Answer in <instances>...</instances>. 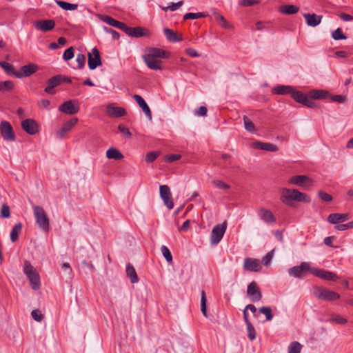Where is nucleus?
Segmentation results:
<instances>
[{
	"mask_svg": "<svg viewBox=\"0 0 353 353\" xmlns=\"http://www.w3.org/2000/svg\"><path fill=\"white\" fill-rule=\"evenodd\" d=\"M281 201L287 205H290L292 201L310 203L311 199L305 194L295 189L283 188L281 190Z\"/></svg>",
	"mask_w": 353,
	"mask_h": 353,
	"instance_id": "1",
	"label": "nucleus"
},
{
	"mask_svg": "<svg viewBox=\"0 0 353 353\" xmlns=\"http://www.w3.org/2000/svg\"><path fill=\"white\" fill-rule=\"evenodd\" d=\"M23 273L28 276L32 288L37 290L40 288V278L36 269L27 261H24L23 268Z\"/></svg>",
	"mask_w": 353,
	"mask_h": 353,
	"instance_id": "2",
	"label": "nucleus"
},
{
	"mask_svg": "<svg viewBox=\"0 0 353 353\" xmlns=\"http://www.w3.org/2000/svg\"><path fill=\"white\" fill-rule=\"evenodd\" d=\"M33 210L36 222L39 227L43 231L48 232L50 227V220L43 208L41 206L35 205Z\"/></svg>",
	"mask_w": 353,
	"mask_h": 353,
	"instance_id": "3",
	"label": "nucleus"
},
{
	"mask_svg": "<svg viewBox=\"0 0 353 353\" xmlns=\"http://www.w3.org/2000/svg\"><path fill=\"white\" fill-rule=\"evenodd\" d=\"M313 294L317 299L327 301L336 300L340 298V295L338 293L323 287H316L314 290Z\"/></svg>",
	"mask_w": 353,
	"mask_h": 353,
	"instance_id": "4",
	"label": "nucleus"
},
{
	"mask_svg": "<svg viewBox=\"0 0 353 353\" xmlns=\"http://www.w3.org/2000/svg\"><path fill=\"white\" fill-rule=\"evenodd\" d=\"M314 268H311L307 262H302L299 265L294 266L288 270L290 276L295 278H303L307 272L312 274Z\"/></svg>",
	"mask_w": 353,
	"mask_h": 353,
	"instance_id": "5",
	"label": "nucleus"
},
{
	"mask_svg": "<svg viewBox=\"0 0 353 353\" xmlns=\"http://www.w3.org/2000/svg\"><path fill=\"white\" fill-rule=\"evenodd\" d=\"M0 132L4 141L12 142L16 140V135L11 124L7 121L0 123Z\"/></svg>",
	"mask_w": 353,
	"mask_h": 353,
	"instance_id": "6",
	"label": "nucleus"
},
{
	"mask_svg": "<svg viewBox=\"0 0 353 353\" xmlns=\"http://www.w3.org/2000/svg\"><path fill=\"white\" fill-rule=\"evenodd\" d=\"M227 229V222L225 221L221 224L216 225L211 232L210 242L212 245H216L222 239Z\"/></svg>",
	"mask_w": 353,
	"mask_h": 353,
	"instance_id": "7",
	"label": "nucleus"
},
{
	"mask_svg": "<svg viewBox=\"0 0 353 353\" xmlns=\"http://www.w3.org/2000/svg\"><path fill=\"white\" fill-rule=\"evenodd\" d=\"M291 97L298 103H301L308 108L316 107L315 102L307 95L300 91L293 90Z\"/></svg>",
	"mask_w": 353,
	"mask_h": 353,
	"instance_id": "8",
	"label": "nucleus"
},
{
	"mask_svg": "<svg viewBox=\"0 0 353 353\" xmlns=\"http://www.w3.org/2000/svg\"><path fill=\"white\" fill-rule=\"evenodd\" d=\"M123 31H124L128 36L136 38L141 37L149 38L151 36L150 32L148 29L141 27L131 28L125 25V28Z\"/></svg>",
	"mask_w": 353,
	"mask_h": 353,
	"instance_id": "9",
	"label": "nucleus"
},
{
	"mask_svg": "<svg viewBox=\"0 0 353 353\" xmlns=\"http://www.w3.org/2000/svg\"><path fill=\"white\" fill-rule=\"evenodd\" d=\"M88 57L90 70H94L102 65L99 50L96 47L92 49L91 52H88Z\"/></svg>",
	"mask_w": 353,
	"mask_h": 353,
	"instance_id": "10",
	"label": "nucleus"
},
{
	"mask_svg": "<svg viewBox=\"0 0 353 353\" xmlns=\"http://www.w3.org/2000/svg\"><path fill=\"white\" fill-rule=\"evenodd\" d=\"M79 110L78 103L72 100L65 101L59 107V111L70 115L77 113Z\"/></svg>",
	"mask_w": 353,
	"mask_h": 353,
	"instance_id": "11",
	"label": "nucleus"
},
{
	"mask_svg": "<svg viewBox=\"0 0 353 353\" xmlns=\"http://www.w3.org/2000/svg\"><path fill=\"white\" fill-rule=\"evenodd\" d=\"M247 294L252 302H258L262 298V294L256 282H251L247 288Z\"/></svg>",
	"mask_w": 353,
	"mask_h": 353,
	"instance_id": "12",
	"label": "nucleus"
},
{
	"mask_svg": "<svg viewBox=\"0 0 353 353\" xmlns=\"http://www.w3.org/2000/svg\"><path fill=\"white\" fill-rule=\"evenodd\" d=\"M160 196L169 210L174 208V202L171 196L170 190L166 185H160Z\"/></svg>",
	"mask_w": 353,
	"mask_h": 353,
	"instance_id": "13",
	"label": "nucleus"
},
{
	"mask_svg": "<svg viewBox=\"0 0 353 353\" xmlns=\"http://www.w3.org/2000/svg\"><path fill=\"white\" fill-rule=\"evenodd\" d=\"M65 79V77L63 75H56L49 79L47 81L48 85L44 90L45 92L49 94H54L55 93L54 88L63 82Z\"/></svg>",
	"mask_w": 353,
	"mask_h": 353,
	"instance_id": "14",
	"label": "nucleus"
},
{
	"mask_svg": "<svg viewBox=\"0 0 353 353\" xmlns=\"http://www.w3.org/2000/svg\"><path fill=\"white\" fill-rule=\"evenodd\" d=\"M288 183L290 184L306 188L312 184V180L305 175H294L289 179Z\"/></svg>",
	"mask_w": 353,
	"mask_h": 353,
	"instance_id": "15",
	"label": "nucleus"
},
{
	"mask_svg": "<svg viewBox=\"0 0 353 353\" xmlns=\"http://www.w3.org/2000/svg\"><path fill=\"white\" fill-rule=\"evenodd\" d=\"M39 70V66L34 63H30L21 67L19 71L15 74V77L23 78L28 77L35 73Z\"/></svg>",
	"mask_w": 353,
	"mask_h": 353,
	"instance_id": "16",
	"label": "nucleus"
},
{
	"mask_svg": "<svg viewBox=\"0 0 353 353\" xmlns=\"http://www.w3.org/2000/svg\"><path fill=\"white\" fill-rule=\"evenodd\" d=\"M312 274L326 281H335L338 279V276L335 273L323 269L314 268L312 270Z\"/></svg>",
	"mask_w": 353,
	"mask_h": 353,
	"instance_id": "17",
	"label": "nucleus"
},
{
	"mask_svg": "<svg viewBox=\"0 0 353 353\" xmlns=\"http://www.w3.org/2000/svg\"><path fill=\"white\" fill-rule=\"evenodd\" d=\"M78 121L77 118L74 117L65 122L63 127L56 132V137L59 139H63L65 135L78 123Z\"/></svg>",
	"mask_w": 353,
	"mask_h": 353,
	"instance_id": "18",
	"label": "nucleus"
},
{
	"mask_svg": "<svg viewBox=\"0 0 353 353\" xmlns=\"http://www.w3.org/2000/svg\"><path fill=\"white\" fill-rule=\"evenodd\" d=\"M243 268L250 272H259L261 268V262L259 259L247 257L244 260Z\"/></svg>",
	"mask_w": 353,
	"mask_h": 353,
	"instance_id": "19",
	"label": "nucleus"
},
{
	"mask_svg": "<svg viewBox=\"0 0 353 353\" xmlns=\"http://www.w3.org/2000/svg\"><path fill=\"white\" fill-rule=\"evenodd\" d=\"M21 127L28 134L33 135L38 132L39 127L37 122L32 119H25L21 122Z\"/></svg>",
	"mask_w": 353,
	"mask_h": 353,
	"instance_id": "20",
	"label": "nucleus"
},
{
	"mask_svg": "<svg viewBox=\"0 0 353 353\" xmlns=\"http://www.w3.org/2000/svg\"><path fill=\"white\" fill-rule=\"evenodd\" d=\"M34 28L42 32H48L54 29L55 22L52 19L39 20L35 22Z\"/></svg>",
	"mask_w": 353,
	"mask_h": 353,
	"instance_id": "21",
	"label": "nucleus"
},
{
	"mask_svg": "<svg viewBox=\"0 0 353 353\" xmlns=\"http://www.w3.org/2000/svg\"><path fill=\"white\" fill-rule=\"evenodd\" d=\"M143 59L146 64V65L151 70H161L163 69L162 67V61L157 59L151 57L146 54L143 56Z\"/></svg>",
	"mask_w": 353,
	"mask_h": 353,
	"instance_id": "22",
	"label": "nucleus"
},
{
	"mask_svg": "<svg viewBox=\"0 0 353 353\" xmlns=\"http://www.w3.org/2000/svg\"><path fill=\"white\" fill-rule=\"evenodd\" d=\"M106 112L109 117L114 118H119L126 114V111L124 108L114 106L112 104L107 105Z\"/></svg>",
	"mask_w": 353,
	"mask_h": 353,
	"instance_id": "23",
	"label": "nucleus"
},
{
	"mask_svg": "<svg viewBox=\"0 0 353 353\" xmlns=\"http://www.w3.org/2000/svg\"><path fill=\"white\" fill-rule=\"evenodd\" d=\"M133 99L136 101V102L138 103L139 107L142 109L143 112L145 113L146 117L151 120L152 119V112L150 111V109L149 108L148 104L145 101V100L143 99L142 97L138 94H134L132 96Z\"/></svg>",
	"mask_w": 353,
	"mask_h": 353,
	"instance_id": "24",
	"label": "nucleus"
},
{
	"mask_svg": "<svg viewBox=\"0 0 353 353\" xmlns=\"http://www.w3.org/2000/svg\"><path fill=\"white\" fill-rule=\"evenodd\" d=\"M148 56L157 59V58H168L170 53L165 50L157 48H149L145 54Z\"/></svg>",
	"mask_w": 353,
	"mask_h": 353,
	"instance_id": "25",
	"label": "nucleus"
},
{
	"mask_svg": "<svg viewBox=\"0 0 353 353\" xmlns=\"http://www.w3.org/2000/svg\"><path fill=\"white\" fill-rule=\"evenodd\" d=\"M307 26L316 27L321 23L323 17L316 14L306 13L303 14Z\"/></svg>",
	"mask_w": 353,
	"mask_h": 353,
	"instance_id": "26",
	"label": "nucleus"
},
{
	"mask_svg": "<svg viewBox=\"0 0 353 353\" xmlns=\"http://www.w3.org/2000/svg\"><path fill=\"white\" fill-rule=\"evenodd\" d=\"M99 18L103 21V22H105V23L111 26H113V27H115V28H117L121 30H123V28H125V23H122V22H120V21H118L117 20H115L114 19H113L112 17H110V16H108V15H99Z\"/></svg>",
	"mask_w": 353,
	"mask_h": 353,
	"instance_id": "27",
	"label": "nucleus"
},
{
	"mask_svg": "<svg viewBox=\"0 0 353 353\" xmlns=\"http://www.w3.org/2000/svg\"><path fill=\"white\" fill-rule=\"evenodd\" d=\"M259 216L266 223H274L276 222V218L272 212L267 209L261 208L259 210Z\"/></svg>",
	"mask_w": 353,
	"mask_h": 353,
	"instance_id": "28",
	"label": "nucleus"
},
{
	"mask_svg": "<svg viewBox=\"0 0 353 353\" xmlns=\"http://www.w3.org/2000/svg\"><path fill=\"white\" fill-rule=\"evenodd\" d=\"M349 219L350 216L348 214L332 213L329 215L327 220L330 223L336 224L347 221Z\"/></svg>",
	"mask_w": 353,
	"mask_h": 353,
	"instance_id": "29",
	"label": "nucleus"
},
{
	"mask_svg": "<svg viewBox=\"0 0 353 353\" xmlns=\"http://www.w3.org/2000/svg\"><path fill=\"white\" fill-rule=\"evenodd\" d=\"M254 146L256 148L265 150V151L276 152V151H278V150H279L278 147L276 145L270 143H264V142L257 141V142L254 143Z\"/></svg>",
	"mask_w": 353,
	"mask_h": 353,
	"instance_id": "30",
	"label": "nucleus"
},
{
	"mask_svg": "<svg viewBox=\"0 0 353 353\" xmlns=\"http://www.w3.org/2000/svg\"><path fill=\"white\" fill-rule=\"evenodd\" d=\"M163 32L166 39L170 42H179L182 41L183 38L181 35H178L172 30L165 28L163 29Z\"/></svg>",
	"mask_w": 353,
	"mask_h": 353,
	"instance_id": "31",
	"label": "nucleus"
},
{
	"mask_svg": "<svg viewBox=\"0 0 353 353\" xmlns=\"http://www.w3.org/2000/svg\"><path fill=\"white\" fill-rule=\"evenodd\" d=\"M126 275L130 279L132 283H136L139 281L136 270L130 263L126 265Z\"/></svg>",
	"mask_w": 353,
	"mask_h": 353,
	"instance_id": "32",
	"label": "nucleus"
},
{
	"mask_svg": "<svg viewBox=\"0 0 353 353\" xmlns=\"http://www.w3.org/2000/svg\"><path fill=\"white\" fill-rule=\"evenodd\" d=\"M299 10V8L294 5H283L279 7V11L285 14H294Z\"/></svg>",
	"mask_w": 353,
	"mask_h": 353,
	"instance_id": "33",
	"label": "nucleus"
},
{
	"mask_svg": "<svg viewBox=\"0 0 353 353\" xmlns=\"http://www.w3.org/2000/svg\"><path fill=\"white\" fill-rule=\"evenodd\" d=\"M106 157L110 159L114 160H119L123 158L122 153L114 148H110L107 150Z\"/></svg>",
	"mask_w": 353,
	"mask_h": 353,
	"instance_id": "34",
	"label": "nucleus"
},
{
	"mask_svg": "<svg viewBox=\"0 0 353 353\" xmlns=\"http://www.w3.org/2000/svg\"><path fill=\"white\" fill-rule=\"evenodd\" d=\"M293 88L290 85H279L273 89V92L276 94H290L293 92Z\"/></svg>",
	"mask_w": 353,
	"mask_h": 353,
	"instance_id": "35",
	"label": "nucleus"
},
{
	"mask_svg": "<svg viewBox=\"0 0 353 353\" xmlns=\"http://www.w3.org/2000/svg\"><path fill=\"white\" fill-rule=\"evenodd\" d=\"M329 95L328 92L322 90H312L310 92V98L314 99H325Z\"/></svg>",
	"mask_w": 353,
	"mask_h": 353,
	"instance_id": "36",
	"label": "nucleus"
},
{
	"mask_svg": "<svg viewBox=\"0 0 353 353\" xmlns=\"http://www.w3.org/2000/svg\"><path fill=\"white\" fill-rule=\"evenodd\" d=\"M22 224L21 223H18L15 224L10 232V240L12 242H15L18 238L19 235L21 232Z\"/></svg>",
	"mask_w": 353,
	"mask_h": 353,
	"instance_id": "37",
	"label": "nucleus"
},
{
	"mask_svg": "<svg viewBox=\"0 0 353 353\" xmlns=\"http://www.w3.org/2000/svg\"><path fill=\"white\" fill-rule=\"evenodd\" d=\"M214 16L216 21L220 22V26L222 28L226 29H230L233 28L232 26L225 19V18L223 16L221 15L219 13H214Z\"/></svg>",
	"mask_w": 353,
	"mask_h": 353,
	"instance_id": "38",
	"label": "nucleus"
},
{
	"mask_svg": "<svg viewBox=\"0 0 353 353\" xmlns=\"http://www.w3.org/2000/svg\"><path fill=\"white\" fill-rule=\"evenodd\" d=\"M0 65L9 75H13L15 77V74L17 73V71L15 70L14 66L8 62L0 61Z\"/></svg>",
	"mask_w": 353,
	"mask_h": 353,
	"instance_id": "39",
	"label": "nucleus"
},
{
	"mask_svg": "<svg viewBox=\"0 0 353 353\" xmlns=\"http://www.w3.org/2000/svg\"><path fill=\"white\" fill-rule=\"evenodd\" d=\"M57 5L65 10H74L78 8L77 4L70 3L63 1H57Z\"/></svg>",
	"mask_w": 353,
	"mask_h": 353,
	"instance_id": "40",
	"label": "nucleus"
},
{
	"mask_svg": "<svg viewBox=\"0 0 353 353\" xmlns=\"http://www.w3.org/2000/svg\"><path fill=\"white\" fill-rule=\"evenodd\" d=\"M302 345L298 341L292 342L288 346V353H301Z\"/></svg>",
	"mask_w": 353,
	"mask_h": 353,
	"instance_id": "41",
	"label": "nucleus"
},
{
	"mask_svg": "<svg viewBox=\"0 0 353 353\" xmlns=\"http://www.w3.org/2000/svg\"><path fill=\"white\" fill-rule=\"evenodd\" d=\"M208 15V13H205V12H196V13L189 12V13H186L183 16V19L184 20L196 19H199V18L205 17Z\"/></svg>",
	"mask_w": 353,
	"mask_h": 353,
	"instance_id": "42",
	"label": "nucleus"
},
{
	"mask_svg": "<svg viewBox=\"0 0 353 353\" xmlns=\"http://www.w3.org/2000/svg\"><path fill=\"white\" fill-rule=\"evenodd\" d=\"M243 122L245 129L250 132H253L255 131V126L253 122L248 118L247 116H243Z\"/></svg>",
	"mask_w": 353,
	"mask_h": 353,
	"instance_id": "43",
	"label": "nucleus"
},
{
	"mask_svg": "<svg viewBox=\"0 0 353 353\" xmlns=\"http://www.w3.org/2000/svg\"><path fill=\"white\" fill-rule=\"evenodd\" d=\"M161 251L167 262L168 263H171L172 262V256L168 247L165 245H162L161 248Z\"/></svg>",
	"mask_w": 353,
	"mask_h": 353,
	"instance_id": "44",
	"label": "nucleus"
},
{
	"mask_svg": "<svg viewBox=\"0 0 353 353\" xmlns=\"http://www.w3.org/2000/svg\"><path fill=\"white\" fill-rule=\"evenodd\" d=\"M206 303L207 299L205 296V293L203 290H202L201 293V310L205 317L207 316Z\"/></svg>",
	"mask_w": 353,
	"mask_h": 353,
	"instance_id": "45",
	"label": "nucleus"
},
{
	"mask_svg": "<svg viewBox=\"0 0 353 353\" xmlns=\"http://www.w3.org/2000/svg\"><path fill=\"white\" fill-rule=\"evenodd\" d=\"M259 312L264 314L267 321H270L273 318L272 310L270 307H261L259 308Z\"/></svg>",
	"mask_w": 353,
	"mask_h": 353,
	"instance_id": "46",
	"label": "nucleus"
},
{
	"mask_svg": "<svg viewBox=\"0 0 353 353\" xmlns=\"http://www.w3.org/2000/svg\"><path fill=\"white\" fill-rule=\"evenodd\" d=\"M246 328H247L248 338L250 339V340H251V341L254 340L256 337V332L255 328L253 326V325L249 324V325H246Z\"/></svg>",
	"mask_w": 353,
	"mask_h": 353,
	"instance_id": "47",
	"label": "nucleus"
},
{
	"mask_svg": "<svg viewBox=\"0 0 353 353\" xmlns=\"http://www.w3.org/2000/svg\"><path fill=\"white\" fill-rule=\"evenodd\" d=\"M183 4V1H179L177 3H172L170 6L167 7H161V9L164 11H168V10L171 11H174L180 8Z\"/></svg>",
	"mask_w": 353,
	"mask_h": 353,
	"instance_id": "48",
	"label": "nucleus"
},
{
	"mask_svg": "<svg viewBox=\"0 0 353 353\" xmlns=\"http://www.w3.org/2000/svg\"><path fill=\"white\" fill-rule=\"evenodd\" d=\"M332 37L334 40L336 41L346 39V37L343 34L341 29L339 28L332 32Z\"/></svg>",
	"mask_w": 353,
	"mask_h": 353,
	"instance_id": "49",
	"label": "nucleus"
},
{
	"mask_svg": "<svg viewBox=\"0 0 353 353\" xmlns=\"http://www.w3.org/2000/svg\"><path fill=\"white\" fill-rule=\"evenodd\" d=\"M0 87L2 91H9L13 88L14 83L12 81H6L0 83Z\"/></svg>",
	"mask_w": 353,
	"mask_h": 353,
	"instance_id": "50",
	"label": "nucleus"
},
{
	"mask_svg": "<svg viewBox=\"0 0 353 353\" xmlns=\"http://www.w3.org/2000/svg\"><path fill=\"white\" fill-rule=\"evenodd\" d=\"M76 61L78 63L79 68H83L85 63V56L81 53L77 54L76 57Z\"/></svg>",
	"mask_w": 353,
	"mask_h": 353,
	"instance_id": "51",
	"label": "nucleus"
},
{
	"mask_svg": "<svg viewBox=\"0 0 353 353\" xmlns=\"http://www.w3.org/2000/svg\"><path fill=\"white\" fill-rule=\"evenodd\" d=\"M330 321L337 324L343 325L347 323V320L339 315L333 316L330 318Z\"/></svg>",
	"mask_w": 353,
	"mask_h": 353,
	"instance_id": "52",
	"label": "nucleus"
},
{
	"mask_svg": "<svg viewBox=\"0 0 353 353\" xmlns=\"http://www.w3.org/2000/svg\"><path fill=\"white\" fill-rule=\"evenodd\" d=\"M74 57V48L70 47L65 50L63 59L65 61L72 59Z\"/></svg>",
	"mask_w": 353,
	"mask_h": 353,
	"instance_id": "53",
	"label": "nucleus"
},
{
	"mask_svg": "<svg viewBox=\"0 0 353 353\" xmlns=\"http://www.w3.org/2000/svg\"><path fill=\"white\" fill-rule=\"evenodd\" d=\"M10 216V208L6 204H3L1 210V216L2 218H9Z\"/></svg>",
	"mask_w": 353,
	"mask_h": 353,
	"instance_id": "54",
	"label": "nucleus"
},
{
	"mask_svg": "<svg viewBox=\"0 0 353 353\" xmlns=\"http://www.w3.org/2000/svg\"><path fill=\"white\" fill-rule=\"evenodd\" d=\"M212 184L214 186L219 188V189H225L228 190L230 188V185L225 183L223 181L221 180H214L212 181Z\"/></svg>",
	"mask_w": 353,
	"mask_h": 353,
	"instance_id": "55",
	"label": "nucleus"
},
{
	"mask_svg": "<svg viewBox=\"0 0 353 353\" xmlns=\"http://www.w3.org/2000/svg\"><path fill=\"white\" fill-rule=\"evenodd\" d=\"M273 258V251L268 252L262 259V263L264 265H269Z\"/></svg>",
	"mask_w": 353,
	"mask_h": 353,
	"instance_id": "56",
	"label": "nucleus"
},
{
	"mask_svg": "<svg viewBox=\"0 0 353 353\" xmlns=\"http://www.w3.org/2000/svg\"><path fill=\"white\" fill-rule=\"evenodd\" d=\"M159 154L156 152H150L148 153L145 156V161L148 163H152L156 160Z\"/></svg>",
	"mask_w": 353,
	"mask_h": 353,
	"instance_id": "57",
	"label": "nucleus"
},
{
	"mask_svg": "<svg viewBox=\"0 0 353 353\" xmlns=\"http://www.w3.org/2000/svg\"><path fill=\"white\" fill-rule=\"evenodd\" d=\"M118 129L120 131V132L123 134V135L124 137H125L127 138L131 137L132 134H131L130 130L128 128H126V127H125V126H123L122 125H119L118 126Z\"/></svg>",
	"mask_w": 353,
	"mask_h": 353,
	"instance_id": "58",
	"label": "nucleus"
},
{
	"mask_svg": "<svg viewBox=\"0 0 353 353\" xmlns=\"http://www.w3.org/2000/svg\"><path fill=\"white\" fill-rule=\"evenodd\" d=\"M32 318L37 321H41L43 319V314L39 310H34L31 312Z\"/></svg>",
	"mask_w": 353,
	"mask_h": 353,
	"instance_id": "59",
	"label": "nucleus"
},
{
	"mask_svg": "<svg viewBox=\"0 0 353 353\" xmlns=\"http://www.w3.org/2000/svg\"><path fill=\"white\" fill-rule=\"evenodd\" d=\"M318 194L323 201L329 202L332 200V196L325 192L319 191Z\"/></svg>",
	"mask_w": 353,
	"mask_h": 353,
	"instance_id": "60",
	"label": "nucleus"
},
{
	"mask_svg": "<svg viewBox=\"0 0 353 353\" xmlns=\"http://www.w3.org/2000/svg\"><path fill=\"white\" fill-rule=\"evenodd\" d=\"M331 100L338 103H344L346 101V97L341 94L332 95Z\"/></svg>",
	"mask_w": 353,
	"mask_h": 353,
	"instance_id": "61",
	"label": "nucleus"
},
{
	"mask_svg": "<svg viewBox=\"0 0 353 353\" xmlns=\"http://www.w3.org/2000/svg\"><path fill=\"white\" fill-rule=\"evenodd\" d=\"M207 112H208L207 108L205 106H201L199 108V109L195 110L194 114L196 116L204 117L207 114Z\"/></svg>",
	"mask_w": 353,
	"mask_h": 353,
	"instance_id": "62",
	"label": "nucleus"
},
{
	"mask_svg": "<svg viewBox=\"0 0 353 353\" xmlns=\"http://www.w3.org/2000/svg\"><path fill=\"white\" fill-rule=\"evenodd\" d=\"M103 29L106 32L110 34L114 39H118L119 38V33L116 30L105 26L103 27Z\"/></svg>",
	"mask_w": 353,
	"mask_h": 353,
	"instance_id": "63",
	"label": "nucleus"
},
{
	"mask_svg": "<svg viewBox=\"0 0 353 353\" xmlns=\"http://www.w3.org/2000/svg\"><path fill=\"white\" fill-rule=\"evenodd\" d=\"M181 159V155L179 154H169V155H167L166 157H165V161L167 162H174L175 161H177L179 159Z\"/></svg>",
	"mask_w": 353,
	"mask_h": 353,
	"instance_id": "64",
	"label": "nucleus"
}]
</instances>
